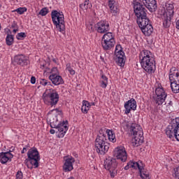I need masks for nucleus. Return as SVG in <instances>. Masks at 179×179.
<instances>
[{
  "instance_id": "obj_27",
  "label": "nucleus",
  "mask_w": 179,
  "mask_h": 179,
  "mask_svg": "<svg viewBox=\"0 0 179 179\" xmlns=\"http://www.w3.org/2000/svg\"><path fill=\"white\" fill-rule=\"evenodd\" d=\"M9 33L7 34V36L6 38V43L7 45H12L14 42V38L12 34H10V30H8Z\"/></svg>"
},
{
  "instance_id": "obj_25",
  "label": "nucleus",
  "mask_w": 179,
  "mask_h": 179,
  "mask_svg": "<svg viewBox=\"0 0 179 179\" xmlns=\"http://www.w3.org/2000/svg\"><path fill=\"white\" fill-rule=\"evenodd\" d=\"M102 41H115L111 32H107L103 36Z\"/></svg>"
},
{
  "instance_id": "obj_46",
  "label": "nucleus",
  "mask_w": 179,
  "mask_h": 179,
  "mask_svg": "<svg viewBox=\"0 0 179 179\" xmlns=\"http://www.w3.org/2000/svg\"><path fill=\"white\" fill-rule=\"evenodd\" d=\"M176 72H178V70L176 67H172L170 69V73H176Z\"/></svg>"
},
{
  "instance_id": "obj_24",
  "label": "nucleus",
  "mask_w": 179,
  "mask_h": 179,
  "mask_svg": "<svg viewBox=\"0 0 179 179\" xmlns=\"http://www.w3.org/2000/svg\"><path fill=\"white\" fill-rule=\"evenodd\" d=\"M139 58H140V61H143L144 58H148L149 59L153 57H150V51L145 50L140 53Z\"/></svg>"
},
{
  "instance_id": "obj_59",
  "label": "nucleus",
  "mask_w": 179,
  "mask_h": 179,
  "mask_svg": "<svg viewBox=\"0 0 179 179\" xmlns=\"http://www.w3.org/2000/svg\"><path fill=\"white\" fill-rule=\"evenodd\" d=\"M29 146H30V145H27L25 148H28Z\"/></svg>"
},
{
  "instance_id": "obj_15",
  "label": "nucleus",
  "mask_w": 179,
  "mask_h": 179,
  "mask_svg": "<svg viewBox=\"0 0 179 179\" xmlns=\"http://www.w3.org/2000/svg\"><path fill=\"white\" fill-rule=\"evenodd\" d=\"M11 152L12 150H9L6 152L0 153V163H1V164H6L8 162H12V159H13V155Z\"/></svg>"
},
{
  "instance_id": "obj_47",
  "label": "nucleus",
  "mask_w": 179,
  "mask_h": 179,
  "mask_svg": "<svg viewBox=\"0 0 179 179\" xmlns=\"http://www.w3.org/2000/svg\"><path fill=\"white\" fill-rule=\"evenodd\" d=\"M31 83L32 85H34V83H36V77H31Z\"/></svg>"
},
{
  "instance_id": "obj_23",
  "label": "nucleus",
  "mask_w": 179,
  "mask_h": 179,
  "mask_svg": "<svg viewBox=\"0 0 179 179\" xmlns=\"http://www.w3.org/2000/svg\"><path fill=\"white\" fill-rule=\"evenodd\" d=\"M90 110V103L87 101H83V106L81 107V111L84 114H87V112Z\"/></svg>"
},
{
  "instance_id": "obj_12",
  "label": "nucleus",
  "mask_w": 179,
  "mask_h": 179,
  "mask_svg": "<svg viewBox=\"0 0 179 179\" xmlns=\"http://www.w3.org/2000/svg\"><path fill=\"white\" fill-rule=\"evenodd\" d=\"M155 94L157 95L155 99L156 104L162 106V104H164V101H166V99H167V94H166L163 88L160 87L156 88Z\"/></svg>"
},
{
  "instance_id": "obj_20",
  "label": "nucleus",
  "mask_w": 179,
  "mask_h": 179,
  "mask_svg": "<svg viewBox=\"0 0 179 179\" xmlns=\"http://www.w3.org/2000/svg\"><path fill=\"white\" fill-rule=\"evenodd\" d=\"M145 1V4L143 5L145 6V8L148 9L150 12H156V10L157 9V3L156 0H143Z\"/></svg>"
},
{
  "instance_id": "obj_50",
  "label": "nucleus",
  "mask_w": 179,
  "mask_h": 179,
  "mask_svg": "<svg viewBox=\"0 0 179 179\" xmlns=\"http://www.w3.org/2000/svg\"><path fill=\"white\" fill-rule=\"evenodd\" d=\"M50 132L52 135H54V134H55V130L52 129L50 130Z\"/></svg>"
},
{
  "instance_id": "obj_37",
  "label": "nucleus",
  "mask_w": 179,
  "mask_h": 179,
  "mask_svg": "<svg viewBox=\"0 0 179 179\" xmlns=\"http://www.w3.org/2000/svg\"><path fill=\"white\" fill-rule=\"evenodd\" d=\"M26 37V34L24 32L18 33L16 36L17 40H22Z\"/></svg>"
},
{
  "instance_id": "obj_16",
  "label": "nucleus",
  "mask_w": 179,
  "mask_h": 179,
  "mask_svg": "<svg viewBox=\"0 0 179 179\" xmlns=\"http://www.w3.org/2000/svg\"><path fill=\"white\" fill-rule=\"evenodd\" d=\"M14 62L20 66H25L29 64V59L23 55H18L14 57Z\"/></svg>"
},
{
  "instance_id": "obj_28",
  "label": "nucleus",
  "mask_w": 179,
  "mask_h": 179,
  "mask_svg": "<svg viewBox=\"0 0 179 179\" xmlns=\"http://www.w3.org/2000/svg\"><path fill=\"white\" fill-rule=\"evenodd\" d=\"M139 173L142 179H150V177H149V172H148L145 168L141 169Z\"/></svg>"
},
{
  "instance_id": "obj_30",
  "label": "nucleus",
  "mask_w": 179,
  "mask_h": 179,
  "mask_svg": "<svg viewBox=\"0 0 179 179\" xmlns=\"http://www.w3.org/2000/svg\"><path fill=\"white\" fill-rule=\"evenodd\" d=\"M133 169H138L139 172L143 170V169H145L143 166V164L142 163V161H138V162H133Z\"/></svg>"
},
{
  "instance_id": "obj_45",
  "label": "nucleus",
  "mask_w": 179,
  "mask_h": 179,
  "mask_svg": "<svg viewBox=\"0 0 179 179\" xmlns=\"http://www.w3.org/2000/svg\"><path fill=\"white\" fill-rule=\"evenodd\" d=\"M107 85H108V81L102 80L101 82V87L103 89H105V87H107Z\"/></svg>"
},
{
  "instance_id": "obj_2",
  "label": "nucleus",
  "mask_w": 179,
  "mask_h": 179,
  "mask_svg": "<svg viewBox=\"0 0 179 179\" xmlns=\"http://www.w3.org/2000/svg\"><path fill=\"white\" fill-rule=\"evenodd\" d=\"M48 115H50L48 117V120L50 122L51 128H55L57 129L56 134H57L58 138H64L68 131V122L67 120L63 121L62 123L58 122V117L57 115H62V110L59 108L52 109L48 112Z\"/></svg>"
},
{
  "instance_id": "obj_49",
  "label": "nucleus",
  "mask_w": 179,
  "mask_h": 179,
  "mask_svg": "<svg viewBox=\"0 0 179 179\" xmlns=\"http://www.w3.org/2000/svg\"><path fill=\"white\" fill-rule=\"evenodd\" d=\"M27 147H24V148H23V149H22V152H21V153H25V152H27Z\"/></svg>"
},
{
  "instance_id": "obj_39",
  "label": "nucleus",
  "mask_w": 179,
  "mask_h": 179,
  "mask_svg": "<svg viewBox=\"0 0 179 179\" xmlns=\"http://www.w3.org/2000/svg\"><path fill=\"white\" fill-rule=\"evenodd\" d=\"M41 85H43V86H48L51 85V82H48L45 79H41L40 81Z\"/></svg>"
},
{
  "instance_id": "obj_5",
  "label": "nucleus",
  "mask_w": 179,
  "mask_h": 179,
  "mask_svg": "<svg viewBox=\"0 0 179 179\" xmlns=\"http://www.w3.org/2000/svg\"><path fill=\"white\" fill-rule=\"evenodd\" d=\"M27 156L28 158L24 161L27 167L31 170L34 166V169H37L38 167V162H40V154L37 148H31L27 152Z\"/></svg>"
},
{
  "instance_id": "obj_14",
  "label": "nucleus",
  "mask_w": 179,
  "mask_h": 179,
  "mask_svg": "<svg viewBox=\"0 0 179 179\" xmlns=\"http://www.w3.org/2000/svg\"><path fill=\"white\" fill-rule=\"evenodd\" d=\"M114 156L117 157V160H121V162H127V151L124 147L117 148L114 150Z\"/></svg>"
},
{
  "instance_id": "obj_40",
  "label": "nucleus",
  "mask_w": 179,
  "mask_h": 179,
  "mask_svg": "<svg viewBox=\"0 0 179 179\" xmlns=\"http://www.w3.org/2000/svg\"><path fill=\"white\" fill-rule=\"evenodd\" d=\"M129 168L134 169V161H130L124 167V170H129Z\"/></svg>"
},
{
  "instance_id": "obj_43",
  "label": "nucleus",
  "mask_w": 179,
  "mask_h": 179,
  "mask_svg": "<svg viewBox=\"0 0 179 179\" xmlns=\"http://www.w3.org/2000/svg\"><path fill=\"white\" fill-rule=\"evenodd\" d=\"M173 76H174V78H176V76H179V73L176 72V73H169V79H171V80H173L174 79L173 78Z\"/></svg>"
},
{
  "instance_id": "obj_8",
  "label": "nucleus",
  "mask_w": 179,
  "mask_h": 179,
  "mask_svg": "<svg viewBox=\"0 0 179 179\" xmlns=\"http://www.w3.org/2000/svg\"><path fill=\"white\" fill-rule=\"evenodd\" d=\"M103 166L106 170L110 172L111 177H114L117 174L118 162L115 158L108 157L104 160Z\"/></svg>"
},
{
  "instance_id": "obj_9",
  "label": "nucleus",
  "mask_w": 179,
  "mask_h": 179,
  "mask_svg": "<svg viewBox=\"0 0 179 179\" xmlns=\"http://www.w3.org/2000/svg\"><path fill=\"white\" fill-rule=\"evenodd\" d=\"M166 13H164L162 16L163 19V26L166 29L170 27V24H171V18L174 16V6L171 3H166Z\"/></svg>"
},
{
  "instance_id": "obj_42",
  "label": "nucleus",
  "mask_w": 179,
  "mask_h": 179,
  "mask_svg": "<svg viewBox=\"0 0 179 179\" xmlns=\"http://www.w3.org/2000/svg\"><path fill=\"white\" fill-rule=\"evenodd\" d=\"M176 77H173V79H169L171 84L172 83H179V76H176Z\"/></svg>"
},
{
  "instance_id": "obj_29",
  "label": "nucleus",
  "mask_w": 179,
  "mask_h": 179,
  "mask_svg": "<svg viewBox=\"0 0 179 179\" xmlns=\"http://www.w3.org/2000/svg\"><path fill=\"white\" fill-rule=\"evenodd\" d=\"M106 133L108 134V137L110 142H113V143L116 142L117 139L115 138V134L113 133V130H107Z\"/></svg>"
},
{
  "instance_id": "obj_51",
  "label": "nucleus",
  "mask_w": 179,
  "mask_h": 179,
  "mask_svg": "<svg viewBox=\"0 0 179 179\" xmlns=\"http://www.w3.org/2000/svg\"><path fill=\"white\" fill-rule=\"evenodd\" d=\"M176 29H179V20L176 22Z\"/></svg>"
},
{
  "instance_id": "obj_52",
  "label": "nucleus",
  "mask_w": 179,
  "mask_h": 179,
  "mask_svg": "<svg viewBox=\"0 0 179 179\" xmlns=\"http://www.w3.org/2000/svg\"><path fill=\"white\" fill-rule=\"evenodd\" d=\"M18 30H19V29H13V33H16V32H17V31H18Z\"/></svg>"
},
{
  "instance_id": "obj_19",
  "label": "nucleus",
  "mask_w": 179,
  "mask_h": 179,
  "mask_svg": "<svg viewBox=\"0 0 179 179\" xmlns=\"http://www.w3.org/2000/svg\"><path fill=\"white\" fill-rule=\"evenodd\" d=\"M50 80L55 86H59V85H64V79L61 76H58L56 73H52L49 76Z\"/></svg>"
},
{
  "instance_id": "obj_1",
  "label": "nucleus",
  "mask_w": 179,
  "mask_h": 179,
  "mask_svg": "<svg viewBox=\"0 0 179 179\" xmlns=\"http://www.w3.org/2000/svg\"><path fill=\"white\" fill-rule=\"evenodd\" d=\"M134 13L137 17V24L140 27L142 33L145 36H150L153 33V26L150 24V20L148 18V10L140 0L134 1Z\"/></svg>"
},
{
  "instance_id": "obj_17",
  "label": "nucleus",
  "mask_w": 179,
  "mask_h": 179,
  "mask_svg": "<svg viewBox=\"0 0 179 179\" xmlns=\"http://www.w3.org/2000/svg\"><path fill=\"white\" fill-rule=\"evenodd\" d=\"M124 108L125 114H129L131 113V110L135 111V110H136V101H135L134 98L131 99L124 103Z\"/></svg>"
},
{
  "instance_id": "obj_21",
  "label": "nucleus",
  "mask_w": 179,
  "mask_h": 179,
  "mask_svg": "<svg viewBox=\"0 0 179 179\" xmlns=\"http://www.w3.org/2000/svg\"><path fill=\"white\" fill-rule=\"evenodd\" d=\"M101 45L103 47V49L105 50V51H107L108 50H110L115 45V41H102Z\"/></svg>"
},
{
  "instance_id": "obj_31",
  "label": "nucleus",
  "mask_w": 179,
  "mask_h": 179,
  "mask_svg": "<svg viewBox=\"0 0 179 179\" xmlns=\"http://www.w3.org/2000/svg\"><path fill=\"white\" fill-rule=\"evenodd\" d=\"M80 8H81L83 10H87L92 8V3H90L89 1H85L83 3L80 5Z\"/></svg>"
},
{
  "instance_id": "obj_26",
  "label": "nucleus",
  "mask_w": 179,
  "mask_h": 179,
  "mask_svg": "<svg viewBox=\"0 0 179 179\" xmlns=\"http://www.w3.org/2000/svg\"><path fill=\"white\" fill-rule=\"evenodd\" d=\"M115 3V1L108 0V6L110 9V12H111V13H113L114 15H115V13H117V7H115V6H114Z\"/></svg>"
},
{
  "instance_id": "obj_7",
  "label": "nucleus",
  "mask_w": 179,
  "mask_h": 179,
  "mask_svg": "<svg viewBox=\"0 0 179 179\" xmlns=\"http://www.w3.org/2000/svg\"><path fill=\"white\" fill-rule=\"evenodd\" d=\"M52 20L53 24L56 26V29L59 31H65V17L62 12H58L57 10H53L51 13Z\"/></svg>"
},
{
  "instance_id": "obj_4",
  "label": "nucleus",
  "mask_w": 179,
  "mask_h": 179,
  "mask_svg": "<svg viewBox=\"0 0 179 179\" xmlns=\"http://www.w3.org/2000/svg\"><path fill=\"white\" fill-rule=\"evenodd\" d=\"M129 132L134 136L133 146H138L143 143V130L141 125L136 123H132L129 128Z\"/></svg>"
},
{
  "instance_id": "obj_53",
  "label": "nucleus",
  "mask_w": 179,
  "mask_h": 179,
  "mask_svg": "<svg viewBox=\"0 0 179 179\" xmlns=\"http://www.w3.org/2000/svg\"><path fill=\"white\" fill-rule=\"evenodd\" d=\"M10 149H11V150H11V152H13V150H15V148H13V147L11 148Z\"/></svg>"
},
{
  "instance_id": "obj_11",
  "label": "nucleus",
  "mask_w": 179,
  "mask_h": 179,
  "mask_svg": "<svg viewBox=\"0 0 179 179\" xmlns=\"http://www.w3.org/2000/svg\"><path fill=\"white\" fill-rule=\"evenodd\" d=\"M140 64L148 73H153L156 70V62H155V58L152 57L148 59V57H145L143 59V60L140 61Z\"/></svg>"
},
{
  "instance_id": "obj_58",
  "label": "nucleus",
  "mask_w": 179,
  "mask_h": 179,
  "mask_svg": "<svg viewBox=\"0 0 179 179\" xmlns=\"http://www.w3.org/2000/svg\"><path fill=\"white\" fill-rule=\"evenodd\" d=\"M29 146H30V145H27L25 148H28Z\"/></svg>"
},
{
  "instance_id": "obj_57",
  "label": "nucleus",
  "mask_w": 179,
  "mask_h": 179,
  "mask_svg": "<svg viewBox=\"0 0 179 179\" xmlns=\"http://www.w3.org/2000/svg\"><path fill=\"white\" fill-rule=\"evenodd\" d=\"M1 29H2V27L1 26V24H0V30H1Z\"/></svg>"
},
{
  "instance_id": "obj_10",
  "label": "nucleus",
  "mask_w": 179,
  "mask_h": 179,
  "mask_svg": "<svg viewBox=\"0 0 179 179\" xmlns=\"http://www.w3.org/2000/svg\"><path fill=\"white\" fill-rule=\"evenodd\" d=\"M179 130V117L176 118L171 123L166 127L165 132L168 138H176L178 134Z\"/></svg>"
},
{
  "instance_id": "obj_18",
  "label": "nucleus",
  "mask_w": 179,
  "mask_h": 179,
  "mask_svg": "<svg viewBox=\"0 0 179 179\" xmlns=\"http://www.w3.org/2000/svg\"><path fill=\"white\" fill-rule=\"evenodd\" d=\"M98 33H106L110 30V24L106 21H101L96 24Z\"/></svg>"
},
{
  "instance_id": "obj_33",
  "label": "nucleus",
  "mask_w": 179,
  "mask_h": 179,
  "mask_svg": "<svg viewBox=\"0 0 179 179\" xmlns=\"http://www.w3.org/2000/svg\"><path fill=\"white\" fill-rule=\"evenodd\" d=\"M171 87L173 93H179V83H173L171 84Z\"/></svg>"
},
{
  "instance_id": "obj_13",
  "label": "nucleus",
  "mask_w": 179,
  "mask_h": 179,
  "mask_svg": "<svg viewBox=\"0 0 179 179\" xmlns=\"http://www.w3.org/2000/svg\"><path fill=\"white\" fill-rule=\"evenodd\" d=\"M64 164L63 166V170L66 173L68 171H72L73 170V163H75V158L72 156L67 155L64 157Z\"/></svg>"
},
{
  "instance_id": "obj_41",
  "label": "nucleus",
  "mask_w": 179,
  "mask_h": 179,
  "mask_svg": "<svg viewBox=\"0 0 179 179\" xmlns=\"http://www.w3.org/2000/svg\"><path fill=\"white\" fill-rule=\"evenodd\" d=\"M173 176L175 178L179 179V166L173 170Z\"/></svg>"
},
{
  "instance_id": "obj_48",
  "label": "nucleus",
  "mask_w": 179,
  "mask_h": 179,
  "mask_svg": "<svg viewBox=\"0 0 179 179\" xmlns=\"http://www.w3.org/2000/svg\"><path fill=\"white\" fill-rule=\"evenodd\" d=\"M102 79L103 80L104 82H108V78L104 76H102Z\"/></svg>"
},
{
  "instance_id": "obj_38",
  "label": "nucleus",
  "mask_w": 179,
  "mask_h": 179,
  "mask_svg": "<svg viewBox=\"0 0 179 179\" xmlns=\"http://www.w3.org/2000/svg\"><path fill=\"white\" fill-rule=\"evenodd\" d=\"M164 106H166V107H170V106H173V101H171V100L166 98L165 99V101L164 102Z\"/></svg>"
},
{
  "instance_id": "obj_35",
  "label": "nucleus",
  "mask_w": 179,
  "mask_h": 179,
  "mask_svg": "<svg viewBox=\"0 0 179 179\" xmlns=\"http://www.w3.org/2000/svg\"><path fill=\"white\" fill-rule=\"evenodd\" d=\"M66 71L69 72L70 75H75V70L71 67V64H66Z\"/></svg>"
},
{
  "instance_id": "obj_44",
  "label": "nucleus",
  "mask_w": 179,
  "mask_h": 179,
  "mask_svg": "<svg viewBox=\"0 0 179 179\" xmlns=\"http://www.w3.org/2000/svg\"><path fill=\"white\" fill-rule=\"evenodd\" d=\"M16 179H23V173L21 171H18L16 174Z\"/></svg>"
},
{
  "instance_id": "obj_34",
  "label": "nucleus",
  "mask_w": 179,
  "mask_h": 179,
  "mask_svg": "<svg viewBox=\"0 0 179 179\" xmlns=\"http://www.w3.org/2000/svg\"><path fill=\"white\" fill-rule=\"evenodd\" d=\"M27 8H22V7L13 10V12H17V13H19V15H23V13H24V12H27Z\"/></svg>"
},
{
  "instance_id": "obj_55",
  "label": "nucleus",
  "mask_w": 179,
  "mask_h": 179,
  "mask_svg": "<svg viewBox=\"0 0 179 179\" xmlns=\"http://www.w3.org/2000/svg\"><path fill=\"white\" fill-rule=\"evenodd\" d=\"M90 107H91V106H94L95 104H94V102H93V103H91V104H90Z\"/></svg>"
},
{
  "instance_id": "obj_36",
  "label": "nucleus",
  "mask_w": 179,
  "mask_h": 179,
  "mask_svg": "<svg viewBox=\"0 0 179 179\" xmlns=\"http://www.w3.org/2000/svg\"><path fill=\"white\" fill-rule=\"evenodd\" d=\"M48 13V8H42L39 12V15H41V16H45Z\"/></svg>"
},
{
  "instance_id": "obj_32",
  "label": "nucleus",
  "mask_w": 179,
  "mask_h": 179,
  "mask_svg": "<svg viewBox=\"0 0 179 179\" xmlns=\"http://www.w3.org/2000/svg\"><path fill=\"white\" fill-rule=\"evenodd\" d=\"M125 54L124 51H122V47L121 45H117L115 50V55H122Z\"/></svg>"
},
{
  "instance_id": "obj_3",
  "label": "nucleus",
  "mask_w": 179,
  "mask_h": 179,
  "mask_svg": "<svg viewBox=\"0 0 179 179\" xmlns=\"http://www.w3.org/2000/svg\"><path fill=\"white\" fill-rule=\"evenodd\" d=\"M101 132H103V129L99 131V134L95 140V150L99 155H106L108 152L110 144L107 143V134Z\"/></svg>"
},
{
  "instance_id": "obj_56",
  "label": "nucleus",
  "mask_w": 179,
  "mask_h": 179,
  "mask_svg": "<svg viewBox=\"0 0 179 179\" xmlns=\"http://www.w3.org/2000/svg\"><path fill=\"white\" fill-rule=\"evenodd\" d=\"M52 71H57V68H54Z\"/></svg>"
},
{
  "instance_id": "obj_22",
  "label": "nucleus",
  "mask_w": 179,
  "mask_h": 179,
  "mask_svg": "<svg viewBox=\"0 0 179 179\" xmlns=\"http://www.w3.org/2000/svg\"><path fill=\"white\" fill-rule=\"evenodd\" d=\"M114 59L119 66H124L125 65V54L117 55L114 57Z\"/></svg>"
},
{
  "instance_id": "obj_54",
  "label": "nucleus",
  "mask_w": 179,
  "mask_h": 179,
  "mask_svg": "<svg viewBox=\"0 0 179 179\" xmlns=\"http://www.w3.org/2000/svg\"><path fill=\"white\" fill-rule=\"evenodd\" d=\"M52 61H53V62H55V64H57V59H53Z\"/></svg>"
},
{
  "instance_id": "obj_6",
  "label": "nucleus",
  "mask_w": 179,
  "mask_h": 179,
  "mask_svg": "<svg viewBox=\"0 0 179 179\" xmlns=\"http://www.w3.org/2000/svg\"><path fill=\"white\" fill-rule=\"evenodd\" d=\"M42 99L45 104L55 107L58 104V101H59V94L55 90L50 89L43 93Z\"/></svg>"
}]
</instances>
